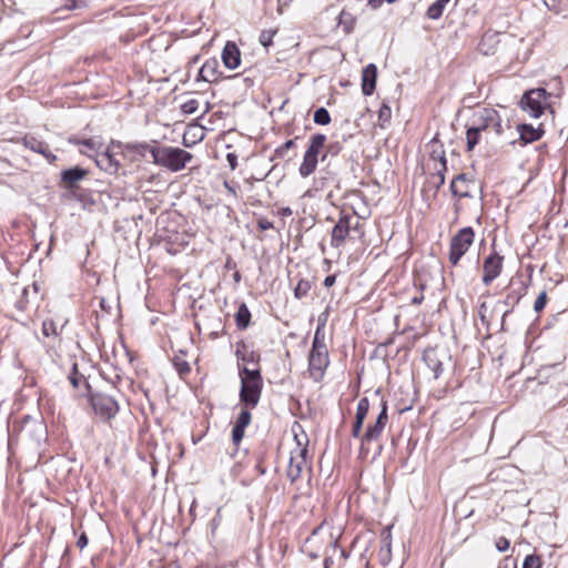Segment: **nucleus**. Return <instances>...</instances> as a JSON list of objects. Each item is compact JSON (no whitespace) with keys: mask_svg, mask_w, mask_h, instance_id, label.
Instances as JSON below:
<instances>
[{"mask_svg":"<svg viewBox=\"0 0 568 568\" xmlns=\"http://www.w3.org/2000/svg\"><path fill=\"white\" fill-rule=\"evenodd\" d=\"M80 151L90 158H94L97 165L109 174L116 173L120 168V162L115 159V155L110 148L105 149L104 151L97 152L94 155L89 154L84 150Z\"/></svg>","mask_w":568,"mask_h":568,"instance_id":"obj_10","label":"nucleus"},{"mask_svg":"<svg viewBox=\"0 0 568 568\" xmlns=\"http://www.w3.org/2000/svg\"><path fill=\"white\" fill-rule=\"evenodd\" d=\"M276 33V31L272 30H264L260 34V42L263 47L267 48L273 42V37Z\"/></svg>","mask_w":568,"mask_h":568,"instance_id":"obj_45","label":"nucleus"},{"mask_svg":"<svg viewBox=\"0 0 568 568\" xmlns=\"http://www.w3.org/2000/svg\"><path fill=\"white\" fill-rule=\"evenodd\" d=\"M423 300H424L423 294L416 295L412 298V304L419 305L423 302Z\"/></svg>","mask_w":568,"mask_h":568,"instance_id":"obj_62","label":"nucleus"},{"mask_svg":"<svg viewBox=\"0 0 568 568\" xmlns=\"http://www.w3.org/2000/svg\"><path fill=\"white\" fill-rule=\"evenodd\" d=\"M475 240V232L471 226L460 229L450 240L449 262L457 265L466 254Z\"/></svg>","mask_w":568,"mask_h":568,"instance_id":"obj_5","label":"nucleus"},{"mask_svg":"<svg viewBox=\"0 0 568 568\" xmlns=\"http://www.w3.org/2000/svg\"><path fill=\"white\" fill-rule=\"evenodd\" d=\"M326 318L320 320V323L315 329L313 343H312V349H323L327 348L325 344V334H324V326H325Z\"/></svg>","mask_w":568,"mask_h":568,"instance_id":"obj_27","label":"nucleus"},{"mask_svg":"<svg viewBox=\"0 0 568 568\" xmlns=\"http://www.w3.org/2000/svg\"><path fill=\"white\" fill-rule=\"evenodd\" d=\"M251 322V312L245 303H242L235 313V323L239 329H245Z\"/></svg>","mask_w":568,"mask_h":568,"instance_id":"obj_25","label":"nucleus"},{"mask_svg":"<svg viewBox=\"0 0 568 568\" xmlns=\"http://www.w3.org/2000/svg\"><path fill=\"white\" fill-rule=\"evenodd\" d=\"M517 131L519 133V139L524 144L536 142L541 139L544 134L541 125L535 128L534 125L526 123L519 124L517 126Z\"/></svg>","mask_w":568,"mask_h":568,"instance_id":"obj_20","label":"nucleus"},{"mask_svg":"<svg viewBox=\"0 0 568 568\" xmlns=\"http://www.w3.org/2000/svg\"><path fill=\"white\" fill-rule=\"evenodd\" d=\"M318 160L304 153L303 161L298 168V173L302 178H307L313 174L316 170Z\"/></svg>","mask_w":568,"mask_h":568,"instance_id":"obj_24","label":"nucleus"},{"mask_svg":"<svg viewBox=\"0 0 568 568\" xmlns=\"http://www.w3.org/2000/svg\"><path fill=\"white\" fill-rule=\"evenodd\" d=\"M329 364L328 351L323 349H311L308 356V369L315 381H320Z\"/></svg>","mask_w":568,"mask_h":568,"instance_id":"obj_8","label":"nucleus"},{"mask_svg":"<svg viewBox=\"0 0 568 568\" xmlns=\"http://www.w3.org/2000/svg\"><path fill=\"white\" fill-rule=\"evenodd\" d=\"M245 427L235 425L232 428V442L234 445H239L244 437Z\"/></svg>","mask_w":568,"mask_h":568,"instance_id":"obj_44","label":"nucleus"},{"mask_svg":"<svg viewBox=\"0 0 568 568\" xmlns=\"http://www.w3.org/2000/svg\"><path fill=\"white\" fill-rule=\"evenodd\" d=\"M326 135L323 133H316L311 136L310 144L305 151L306 154L314 156L318 160L322 150L325 146Z\"/></svg>","mask_w":568,"mask_h":568,"instance_id":"obj_22","label":"nucleus"},{"mask_svg":"<svg viewBox=\"0 0 568 568\" xmlns=\"http://www.w3.org/2000/svg\"><path fill=\"white\" fill-rule=\"evenodd\" d=\"M495 38H496V36H495V34L485 33V34H484V37H483V39H481V42H480V44H479V45H480V50H483V47L485 45V43H486L487 41H493Z\"/></svg>","mask_w":568,"mask_h":568,"instance_id":"obj_59","label":"nucleus"},{"mask_svg":"<svg viewBox=\"0 0 568 568\" xmlns=\"http://www.w3.org/2000/svg\"><path fill=\"white\" fill-rule=\"evenodd\" d=\"M392 118V109L383 103L379 111H378V120L379 122H382V126H384L385 123L389 122Z\"/></svg>","mask_w":568,"mask_h":568,"instance_id":"obj_42","label":"nucleus"},{"mask_svg":"<svg viewBox=\"0 0 568 568\" xmlns=\"http://www.w3.org/2000/svg\"><path fill=\"white\" fill-rule=\"evenodd\" d=\"M324 528V523L313 529L311 536L306 539V542H310L322 529Z\"/></svg>","mask_w":568,"mask_h":568,"instance_id":"obj_60","label":"nucleus"},{"mask_svg":"<svg viewBox=\"0 0 568 568\" xmlns=\"http://www.w3.org/2000/svg\"><path fill=\"white\" fill-rule=\"evenodd\" d=\"M331 547L333 548L334 551H338L339 552V557H341L342 560H346L348 555H347L345 549H342V548L338 549L337 540L331 541Z\"/></svg>","mask_w":568,"mask_h":568,"instance_id":"obj_55","label":"nucleus"},{"mask_svg":"<svg viewBox=\"0 0 568 568\" xmlns=\"http://www.w3.org/2000/svg\"><path fill=\"white\" fill-rule=\"evenodd\" d=\"M466 140H467V151L474 150V148L480 141V133L478 132V129H473V128L468 126L467 131H466Z\"/></svg>","mask_w":568,"mask_h":568,"instance_id":"obj_34","label":"nucleus"},{"mask_svg":"<svg viewBox=\"0 0 568 568\" xmlns=\"http://www.w3.org/2000/svg\"><path fill=\"white\" fill-rule=\"evenodd\" d=\"M367 3L372 9H378L384 3V0H368Z\"/></svg>","mask_w":568,"mask_h":568,"instance_id":"obj_61","label":"nucleus"},{"mask_svg":"<svg viewBox=\"0 0 568 568\" xmlns=\"http://www.w3.org/2000/svg\"><path fill=\"white\" fill-rule=\"evenodd\" d=\"M353 216L349 214H342L339 220L332 230L331 244L334 247H339L352 230Z\"/></svg>","mask_w":568,"mask_h":568,"instance_id":"obj_13","label":"nucleus"},{"mask_svg":"<svg viewBox=\"0 0 568 568\" xmlns=\"http://www.w3.org/2000/svg\"><path fill=\"white\" fill-rule=\"evenodd\" d=\"M390 542L387 541L384 547L381 548L378 552L379 562L383 566H387L390 561Z\"/></svg>","mask_w":568,"mask_h":568,"instance_id":"obj_38","label":"nucleus"},{"mask_svg":"<svg viewBox=\"0 0 568 568\" xmlns=\"http://www.w3.org/2000/svg\"><path fill=\"white\" fill-rule=\"evenodd\" d=\"M377 67L374 63L367 64L362 72V92L364 95H372L376 88Z\"/></svg>","mask_w":568,"mask_h":568,"instance_id":"obj_17","label":"nucleus"},{"mask_svg":"<svg viewBox=\"0 0 568 568\" xmlns=\"http://www.w3.org/2000/svg\"><path fill=\"white\" fill-rule=\"evenodd\" d=\"M22 143L27 149L43 155L49 163H53L57 160V156L50 151L49 145L33 135H26L22 139Z\"/></svg>","mask_w":568,"mask_h":568,"instance_id":"obj_16","label":"nucleus"},{"mask_svg":"<svg viewBox=\"0 0 568 568\" xmlns=\"http://www.w3.org/2000/svg\"><path fill=\"white\" fill-rule=\"evenodd\" d=\"M222 72L220 71V63L216 58L207 59L199 70L196 80L205 82H216L220 80Z\"/></svg>","mask_w":568,"mask_h":568,"instance_id":"obj_14","label":"nucleus"},{"mask_svg":"<svg viewBox=\"0 0 568 568\" xmlns=\"http://www.w3.org/2000/svg\"><path fill=\"white\" fill-rule=\"evenodd\" d=\"M68 379H69L70 384L77 389L80 388L81 385H83L87 390L90 389V385L88 384L85 377L79 373L77 363H73L72 369L68 376Z\"/></svg>","mask_w":568,"mask_h":568,"instance_id":"obj_26","label":"nucleus"},{"mask_svg":"<svg viewBox=\"0 0 568 568\" xmlns=\"http://www.w3.org/2000/svg\"><path fill=\"white\" fill-rule=\"evenodd\" d=\"M64 7L68 10H74L85 6L84 0H64Z\"/></svg>","mask_w":568,"mask_h":568,"instance_id":"obj_49","label":"nucleus"},{"mask_svg":"<svg viewBox=\"0 0 568 568\" xmlns=\"http://www.w3.org/2000/svg\"><path fill=\"white\" fill-rule=\"evenodd\" d=\"M250 408L251 407L246 406L245 408L241 409V412L236 418L235 425L243 426L245 428L250 425L251 419H252Z\"/></svg>","mask_w":568,"mask_h":568,"instance_id":"obj_37","label":"nucleus"},{"mask_svg":"<svg viewBox=\"0 0 568 568\" xmlns=\"http://www.w3.org/2000/svg\"><path fill=\"white\" fill-rule=\"evenodd\" d=\"M42 334L47 337H49L51 335L57 336L59 334L58 329H57V325L52 320H45L42 323Z\"/></svg>","mask_w":568,"mask_h":568,"instance_id":"obj_39","label":"nucleus"},{"mask_svg":"<svg viewBox=\"0 0 568 568\" xmlns=\"http://www.w3.org/2000/svg\"><path fill=\"white\" fill-rule=\"evenodd\" d=\"M550 94L544 88L526 91L520 100L521 109L532 118H539L546 110L547 99Z\"/></svg>","mask_w":568,"mask_h":568,"instance_id":"obj_4","label":"nucleus"},{"mask_svg":"<svg viewBox=\"0 0 568 568\" xmlns=\"http://www.w3.org/2000/svg\"><path fill=\"white\" fill-rule=\"evenodd\" d=\"M239 375L241 378V403L251 408L256 407L263 388V378L260 368H248L245 365L239 366Z\"/></svg>","mask_w":568,"mask_h":568,"instance_id":"obj_1","label":"nucleus"},{"mask_svg":"<svg viewBox=\"0 0 568 568\" xmlns=\"http://www.w3.org/2000/svg\"><path fill=\"white\" fill-rule=\"evenodd\" d=\"M173 365L180 376H185L186 374H189L191 372L190 364L186 361H184L178 356L174 357Z\"/></svg>","mask_w":568,"mask_h":568,"instance_id":"obj_36","label":"nucleus"},{"mask_svg":"<svg viewBox=\"0 0 568 568\" xmlns=\"http://www.w3.org/2000/svg\"><path fill=\"white\" fill-rule=\"evenodd\" d=\"M363 424H364L363 420H359V419L355 418V422H354L353 428H352V436L353 437H355V438L362 437L361 436V432H362Z\"/></svg>","mask_w":568,"mask_h":568,"instance_id":"obj_50","label":"nucleus"},{"mask_svg":"<svg viewBox=\"0 0 568 568\" xmlns=\"http://www.w3.org/2000/svg\"><path fill=\"white\" fill-rule=\"evenodd\" d=\"M151 156L154 164L165 168L171 172L182 171L193 159L190 152L170 145H162L151 150Z\"/></svg>","mask_w":568,"mask_h":568,"instance_id":"obj_2","label":"nucleus"},{"mask_svg":"<svg viewBox=\"0 0 568 568\" xmlns=\"http://www.w3.org/2000/svg\"><path fill=\"white\" fill-rule=\"evenodd\" d=\"M235 356L237 359L240 361H246V353L245 352H242L241 349H236L235 352Z\"/></svg>","mask_w":568,"mask_h":568,"instance_id":"obj_63","label":"nucleus"},{"mask_svg":"<svg viewBox=\"0 0 568 568\" xmlns=\"http://www.w3.org/2000/svg\"><path fill=\"white\" fill-rule=\"evenodd\" d=\"M257 226L262 231H267V230L273 229L274 225H273L272 221H268L267 219H261L257 222Z\"/></svg>","mask_w":568,"mask_h":568,"instance_id":"obj_53","label":"nucleus"},{"mask_svg":"<svg viewBox=\"0 0 568 568\" xmlns=\"http://www.w3.org/2000/svg\"><path fill=\"white\" fill-rule=\"evenodd\" d=\"M306 447H297L291 453L287 477L292 483L296 481L301 477L303 468L306 465Z\"/></svg>","mask_w":568,"mask_h":568,"instance_id":"obj_12","label":"nucleus"},{"mask_svg":"<svg viewBox=\"0 0 568 568\" xmlns=\"http://www.w3.org/2000/svg\"><path fill=\"white\" fill-rule=\"evenodd\" d=\"M546 303H547V293L545 291H542L538 297L536 298L535 303H534V311L536 313H539L544 310V307L546 306Z\"/></svg>","mask_w":568,"mask_h":568,"instance_id":"obj_46","label":"nucleus"},{"mask_svg":"<svg viewBox=\"0 0 568 568\" xmlns=\"http://www.w3.org/2000/svg\"><path fill=\"white\" fill-rule=\"evenodd\" d=\"M368 410H369V400L367 397H362L357 403L355 418L364 422L368 414Z\"/></svg>","mask_w":568,"mask_h":568,"instance_id":"obj_35","label":"nucleus"},{"mask_svg":"<svg viewBox=\"0 0 568 568\" xmlns=\"http://www.w3.org/2000/svg\"><path fill=\"white\" fill-rule=\"evenodd\" d=\"M474 181L469 180L465 173H460L454 178L450 183V191L454 196L471 197L469 184Z\"/></svg>","mask_w":568,"mask_h":568,"instance_id":"obj_19","label":"nucleus"},{"mask_svg":"<svg viewBox=\"0 0 568 568\" xmlns=\"http://www.w3.org/2000/svg\"><path fill=\"white\" fill-rule=\"evenodd\" d=\"M490 128L494 129V131L497 133V134H501L503 132V125H501V120H500V116L498 114V112L496 111V119H494L490 123Z\"/></svg>","mask_w":568,"mask_h":568,"instance_id":"obj_51","label":"nucleus"},{"mask_svg":"<svg viewBox=\"0 0 568 568\" xmlns=\"http://www.w3.org/2000/svg\"><path fill=\"white\" fill-rule=\"evenodd\" d=\"M324 148H325V151L321 156V160L323 162L326 161L329 156L331 158L337 156L343 149V144L341 142L336 141V142L328 143Z\"/></svg>","mask_w":568,"mask_h":568,"instance_id":"obj_31","label":"nucleus"},{"mask_svg":"<svg viewBox=\"0 0 568 568\" xmlns=\"http://www.w3.org/2000/svg\"><path fill=\"white\" fill-rule=\"evenodd\" d=\"M450 0H436L427 9L426 16L428 19L437 20L442 17L445 7Z\"/></svg>","mask_w":568,"mask_h":568,"instance_id":"obj_28","label":"nucleus"},{"mask_svg":"<svg viewBox=\"0 0 568 568\" xmlns=\"http://www.w3.org/2000/svg\"><path fill=\"white\" fill-rule=\"evenodd\" d=\"M332 564H333L332 557L331 556H326L325 559H324V568H329Z\"/></svg>","mask_w":568,"mask_h":568,"instance_id":"obj_64","label":"nucleus"},{"mask_svg":"<svg viewBox=\"0 0 568 568\" xmlns=\"http://www.w3.org/2000/svg\"><path fill=\"white\" fill-rule=\"evenodd\" d=\"M336 282V275L332 274V275H327L325 278H324V286L326 287H331L335 284Z\"/></svg>","mask_w":568,"mask_h":568,"instance_id":"obj_58","label":"nucleus"},{"mask_svg":"<svg viewBox=\"0 0 568 568\" xmlns=\"http://www.w3.org/2000/svg\"><path fill=\"white\" fill-rule=\"evenodd\" d=\"M504 257L496 251L491 252L483 263V283L488 286L501 273Z\"/></svg>","mask_w":568,"mask_h":568,"instance_id":"obj_9","label":"nucleus"},{"mask_svg":"<svg viewBox=\"0 0 568 568\" xmlns=\"http://www.w3.org/2000/svg\"><path fill=\"white\" fill-rule=\"evenodd\" d=\"M527 287L521 281L517 283L511 280L510 285L508 287V292L505 298L499 300L495 307L494 312L501 313V324L500 329L505 331V320L508 314H510L514 307L519 303L520 298L526 294Z\"/></svg>","mask_w":568,"mask_h":568,"instance_id":"obj_3","label":"nucleus"},{"mask_svg":"<svg viewBox=\"0 0 568 568\" xmlns=\"http://www.w3.org/2000/svg\"><path fill=\"white\" fill-rule=\"evenodd\" d=\"M314 123L318 125H327L331 123V115L326 108L321 106L315 110L313 115Z\"/></svg>","mask_w":568,"mask_h":568,"instance_id":"obj_33","label":"nucleus"},{"mask_svg":"<svg viewBox=\"0 0 568 568\" xmlns=\"http://www.w3.org/2000/svg\"><path fill=\"white\" fill-rule=\"evenodd\" d=\"M87 175L88 170L78 165L63 170L60 174V186L68 191H74L79 187V183L84 180Z\"/></svg>","mask_w":568,"mask_h":568,"instance_id":"obj_11","label":"nucleus"},{"mask_svg":"<svg viewBox=\"0 0 568 568\" xmlns=\"http://www.w3.org/2000/svg\"><path fill=\"white\" fill-rule=\"evenodd\" d=\"M199 109V101L196 99H190L182 103L181 110L184 114H193Z\"/></svg>","mask_w":568,"mask_h":568,"instance_id":"obj_40","label":"nucleus"},{"mask_svg":"<svg viewBox=\"0 0 568 568\" xmlns=\"http://www.w3.org/2000/svg\"><path fill=\"white\" fill-rule=\"evenodd\" d=\"M160 145H149L148 143H129L125 145V151L132 154V159L145 158L146 154H151V150L159 148Z\"/></svg>","mask_w":568,"mask_h":568,"instance_id":"obj_23","label":"nucleus"},{"mask_svg":"<svg viewBox=\"0 0 568 568\" xmlns=\"http://www.w3.org/2000/svg\"><path fill=\"white\" fill-rule=\"evenodd\" d=\"M440 153H443V156H445V151L442 149V146H439V150L433 149L430 152V159L433 161H438L440 163V158H439Z\"/></svg>","mask_w":568,"mask_h":568,"instance_id":"obj_56","label":"nucleus"},{"mask_svg":"<svg viewBox=\"0 0 568 568\" xmlns=\"http://www.w3.org/2000/svg\"><path fill=\"white\" fill-rule=\"evenodd\" d=\"M494 119H496V110L483 109L473 115V123L469 126L473 129H478V132L481 133L483 131L490 128V123Z\"/></svg>","mask_w":568,"mask_h":568,"instance_id":"obj_18","label":"nucleus"},{"mask_svg":"<svg viewBox=\"0 0 568 568\" xmlns=\"http://www.w3.org/2000/svg\"><path fill=\"white\" fill-rule=\"evenodd\" d=\"M89 399L94 414L104 422L112 419L119 412V404L111 395L90 393Z\"/></svg>","mask_w":568,"mask_h":568,"instance_id":"obj_6","label":"nucleus"},{"mask_svg":"<svg viewBox=\"0 0 568 568\" xmlns=\"http://www.w3.org/2000/svg\"><path fill=\"white\" fill-rule=\"evenodd\" d=\"M510 547V542L506 537H499L496 540V548L499 552L507 551Z\"/></svg>","mask_w":568,"mask_h":568,"instance_id":"obj_48","label":"nucleus"},{"mask_svg":"<svg viewBox=\"0 0 568 568\" xmlns=\"http://www.w3.org/2000/svg\"><path fill=\"white\" fill-rule=\"evenodd\" d=\"M79 143L81 145L85 146L87 149L94 151V154L97 152H100L99 149H100L101 144L98 141H95L94 139L82 140Z\"/></svg>","mask_w":568,"mask_h":568,"instance_id":"obj_47","label":"nucleus"},{"mask_svg":"<svg viewBox=\"0 0 568 568\" xmlns=\"http://www.w3.org/2000/svg\"><path fill=\"white\" fill-rule=\"evenodd\" d=\"M294 145H295V140L294 139L287 140L285 143H283L281 146H278L275 150V156L280 158V159H283L285 156L286 152L290 149H292Z\"/></svg>","mask_w":568,"mask_h":568,"instance_id":"obj_43","label":"nucleus"},{"mask_svg":"<svg viewBox=\"0 0 568 568\" xmlns=\"http://www.w3.org/2000/svg\"><path fill=\"white\" fill-rule=\"evenodd\" d=\"M88 537L85 534L80 535L78 538L77 545L80 549H83L88 545Z\"/></svg>","mask_w":568,"mask_h":568,"instance_id":"obj_57","label":"nucleus"},{"mask_svg":"<svg viewBox=\"0 0 568 568\" xmlns=\"http://www.w3.org/2000/svg\"><path fill=\"white\" fill-rule=\"evenodd\" d=\"M523 568H541V560L537 555H528L524 559Z\"/></svg>","mask_w":568,"mask_h":568,"instance_id":"obj_41","label":"nucleus"},{"mask_svg":"<svg viewBox=\"0 0 568 568\" xmlns=\"http://www.w3.org/2000/svg\"><path fill=\"white\" fill-rule=\"evenodd\" d=\"M222 62L225 68L234 70L241 64V51L235 42L227 41L222 50Z\"/></svg>","mask_w":568,"mask_h":568,"instance_id":"obj_15","label":"nucleus"},{"mask_svg":"<svg viewBox=\"0 0 568 568\" xmlns=\"http://www.w3.org/2000/svg\"><path fill=\"white\" fill-rule=\"evenodd\" d=\"M486 311H487V305L486 303H481L480 306H479V311H478V314H479V317H480V322L488 326L489 325V322L486 317Z\"/></svg>","mask_w":568,"mask_h":568,"instance_id":"obj_52","label":"nucleus"},{"mask_svg":"<svg viewBox=\"0 0 568 568\" xmlns=\"http://www.w3.org/2000/svg\"><path fill=\"white\" fill-rule=\"evenodd\" d=\"M226 161L231 168V170H235L237 166V155L235 153H227Z\"/></svg>","mask_w":568,"mask_h":568,"instance_id":"obj_54","label":"nucleus"},{"mask_svg":"<svg viewBox=\"0 0 568 568\" xmlns=\"http://www.w3.org/2000/svg\"><path fill=\"white\" fill-rule=\"evenodd\" d=\"M427 367L433 372L434 378L437 379L444 372L443 363L434 351H427L423 356Z\"/></svg>","mask_w":568,"mask_h":568,"instance_id":"obj_21","label":"nucleus"},{"mask_svg":"<svg viewBox=\"0 0 568 568\" xmlns=\"http://www.w3.org/2000/svg\"><path fill=\"white\" fill-rule=\"evenodd\" d=\"M440 158V168H435L436 173L433 175L435 179H437L435 187L438 190L444 183H445V172L447 170V161L446 156H443V153L439 154Z\"/></svg>","mask_w":568,"mask_h":568,"instance_id":"obj_32","label":"nucleus"},{"mask_svg":"<svg viewBox=\"0 0 568 568\" xmlns=\"http://www.w3.org/2000/svg\"><path fill=\"white\" fill-rule=\"evenodd\" d=\"M387 422H388L387 402L383 400L382 409H381L375 423L373 425H368L367 429L361 437L362 448L364 447L365 444L375 442L381 437L383 430L385 429Z\"/></svg>","mask_w":568,"mask_h":568,"instance_id":"obj_7","label":"nucleus"},{"mask_svg":"<svg viewBox=\"0 0 568 568\" xmlns=\"http://www.w3.org/2000/svg\"><path fill=\"white\" fill-rule=\"evenodd\" d=\"M338 26L343 28L345 33H351L355 26V18L352 13L343 10L338 16Z\"/></svg>","mask_w":568,"mask_h":568,"instance_id":"obj_29","label":"nucleus"},{"mask_svg":"<svg viewBox=\"0 0 568 568\" xmlns=\"http://www.w3.org/2000/svg\"><path fill=\"white\" fill-rule=\"evenodd\" d=\"M311 288H312V282L306 278H301L294 288V296L297 300H301L308 294Z\"/></svg>","mask_w":568,"mask_h":568,"instance_id":"obj_30","label":"nucleus"}]
</instances>
